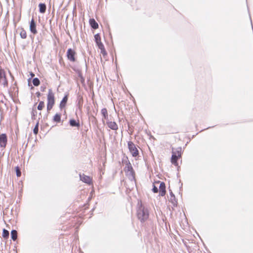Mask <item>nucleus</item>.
Returning <instances> with one entry per match:
<instances>
[{"label":"nucleus","mask_w":253,"mask_h":253,"mask_svg":"<svg viewBox=\"0 0 253 253\" xmlns=\"http://www.w3.org/2000/svg\"><path fill=\"white\" fill-rule=\"evenodd\" d=\"M36 94H37L38 97H39L41 95V93L39 92H37Z\"/></svg>","instance_id":"obj_32"},{"label":"nucleus","mask_w":253,"mask_h":253,"mask_svg":"<svg viewBox=\"0 0 253 253\" xmlns=\"http://www.w3.org/2000/svg\"><path fill=\"white\" fill-rule=\"evenodd\" d=\"M124 170L127 175H129L131 176L132 178H134V172L129 161H126Z\"/></svg>","instance_id":"obj_2"},{"label":"nucleus","mask_w":253,"mask_h":253,"mask_svg":"<svg viewBox=\"0 0 253 253\" xmlns=\"http://www.w3.org/2000/svg\"><path fill=\"white\" fill-rule=\"evenodd\" d=\"M80 180L84 183L88 184H90L92 182L91 179L88 176H86L84 174H80Z\"/></svg>","instance_id":"obj_7"},{"label":"nucleus","mask_w":253,"mask_h":253,"mask_svg":"<svg viewBox=\"0 0 253 253\" xmlns=\"http://www.w3.org/2000/svg\"><path fill=\"white\" fill-rule=\"evenodd\" d=\"M9 231L5 229L3 230L2 236L4 238H7L9 237Z\"/></svg>","instance_id":"obj_23"},{"label":"nucleus","mask_w":253,"mask_h":253,"mask_svg":"<svg viewBox=\"0 0 253 253\" xmlns=\"http://www.w3.org/2000/svg\"><path fill=\"white\" fill-rule=\"evenodd\" d=\"M94 39H95V41L96 44L101 42L100 36L99 34H97L95 35Z\"/></svg>","instance_id":"obj_24"},{"label":"nucleus","mask_w":253,"mask_h":253,"mask_svg":"<svg viewBox=\"0 0 253 253\" xmlns=\"http://www.w3.org/2000/svg\"><path fill=\"white\" fill-rule=\"evenodd\" d=\"M128 147L130 152L131 153L133 157H136L138 155V150L134 144L131 142H128Z\"/></svg>","instance_id":"obj_3"},{"label":"nucleus","mask_w":253,"mask_h":253,"mask_svg":"<svg viewBox=\"0 0 253 253\" xmlns=\"http://www.w3.org/2000/svg\"><path fill=\"white\" fill-rule=\"evenodd\" d=\"M7 143V136L4 133L0 135V146L4 148Z\"/></svg>","instance_id":"obj_6"},{"label":"nucleus","mask_w":253,"mask_h":253,"mask_svg":"<svg viewBox=\"0 0 253 253\" xmlns=\"http://www.w3.org/2000/svg\"><path fill=\"white\" fill-rule=\"evenodd\" d=\"M13 253H16V252H13Z\"/></svg>","instance_id":"obj_36"},{"label":"nucleus","mask_w":253,"mask_h":253,"mask_svg":"<svg viewBox=\"0 0 253 253\" xmlns=\"http://www.w3.org/2000/svg\"><path fill=\"white\" fill-rule=\"evenodd\" d=\"M172 156H171V162L172 164L176 166L177 165V161L178 157H179L176 155V152H174L173 150H172Z\"/></svg>","instance_id":"obj_11"},{"label":"nucleus","mask_w":253,"mask_h":253,"mask_svg":"<svg viewBox=\"0 0 253 253\" xmlns=\"http://www.w3.org/2000/svg\"><path fill=\"white\" fill-rule=\"evenodd\" d=\"M41 88H42V89H41V90H42V91H44V87H43V88H42V87H41Z\"/></svg>","instance_id":"obj_35"},{"label":"nucleus","mask_w":253,"mask_h":253,"mask_svg":"<svg viewBox=\"0 0 253 253\" xmlns=\"http://www.w3.org/2000/svg\"><path fill=\"white\" fill-rule=\"evenodd\" d=\"M30 30L31 33L35 35L37 34V31L36 30V24L33 18L31 21L30 25Z\"/></svg>","instance_id":"obj_8"},{"label":"nucleus","mask_w":253,"mask_h":253,"mask_svg":"<svg viewBox=\"0 0 253 253\" xmlns=\"http://www.w3.org/2000/svg\"><path fill=\"white\" fill-rule=\"evenodd\" d=\"M38 130H39V123H38L34 128V130H33L34 133L35 134H37L38 132Z\"/></svg>","instance_id":"obj_27"},{"label":"nucleus","mask_w":253,"mask_h":253,"mask_svg":"<svg viewBox=\"0 0 253 253\" xmlns=\"http://www.w3.org/2000/svg\"><path fill=\"white\" fill-rule=\"evenodd\" d=\"M174 152H176V155L178 156L181 157V148H178L175 151H174Z\"/></svg>","instance_id":"obj_28"},{"label":"nucleus","mask_w":253,"mask_h":253,"mask_svg":"<svg viewBox=\"0 0 253 253\" xmlns=\"http://www.w3.org/2000/svg\"><path fill=\"white\" fill-rule=\"evenodd\" d=\"M54 94L52 90L49 89L47 94V104L54 105Z\"/></svg>","instance_id":"obj_4"},{"label":"nucleus","mask_w":253,"mask_h":253,"mask_svg":"<svg viewBox=\"0 0 253 253\" xmlns=\"http://www.w3.org/2000/svg\"><path fill=\"white\" fill-rule=\"evenodd\" d=\"M31 75L32 77H33L35 76L34 74L33 73H31Z\"/></svg>","instance_id":"obj_33"},{"label":"nucleus","mask_w":253,"mask_h":253,"mask_svg":"<svg viewBox=\"0 0 253 253\" xmlns=\"http://www.w3.org/2000/svg\"><path fill=\"white\" fill-rule=\"evenodd\" d=\"M107 124L108 126L112 130H116L118 129V125L115 122L107 121Z\"/></svg>","instance_id":"obj_10"},{"label":"nucleus","mask_w":253,"mask_h":253,"mask_svg":"<svg viewBox=\"0 0 253 253\" xmlns=\"http://www.w3.org/2000/svg\"><path fill=\"white\" fill-rule=\"evenodd\" d=\"M11 237L13 241H15L17 238V232L15 230H12L11 232Z\"/></svg>","instance_id":"obj_16"},{"label":"nucleus","mask_w":253,"mask_h":253,"mask_svg":"<svg viewBox=\"0 0 253 253\" xmlns=\"http://www.w3.org/2000/svg\"><path fill=\"white\" fill-rule=\"evenodd\" d=\"M89 24H90L91 27H92V28H93L94 29H96L98 28V23L93 18L89 19Z\"/></svg>","instance_id":"obj_13"},{"label":"nucleus","mask_w":253,"mask_h":253,"mask_svg":"<svg viewBox=\"0 0 253 253\" xmlns=\"http://www.w3.org/2000/svg\"><path fill=\"white\" fill-rule=\"evenodd\" d=\"M20 35L21 38L22 39H26L27 37V33L25 30H24L23 29H20Z\"/></svg>","instance_id":"obj_19"},{"label":"nucleus","mask_w":253,"mask_h":253,"mask_svg":"<svg viewBox=\"0 0 253 253\" xmlns=\"http://www.w3.org/2000/svg\"><path fill=\"white\" fill-rule=\"evenodd\" d=\"M137 215L141 222H144L149 217V211L147 209L141 205L137 210Z\"/></svg>","instance_id":"obj_1"},{"label":"nucleus","mask_w":253,"mask_h":253,"mask_svg":"<svg viewBox=\"0 0 253 253\" xmlns=\"http://www.w3.org/2000/svg\"><path fill=\"white\" fill-rule=\"evenodd\" d=\"M39 11L42 13H44L46 10V5L44 3H41L39 5Z\"/></svg>","instance_id":"obj_15"},{"label":"nucleus","mask_w":253,"mask_h":253,"mask_svg":"<svg viewBox=\"0 0 253 253\" xmlns=\"http://www.w3.org/2000/svg\"><path fill=\"white\" fill-rule=\"evenodd\" d=\"M159 195L164 196L166 194V185L164 182L159 183Z\"/></svg>","instance_id":"obj_9"},{"label":"nucleus","mask_w":253,"mask_h":253,"mask_svg":"<svg viewBox=\"0 0 253 253\" xmlns=\"http://www.w3.org/2000/svg\"><path fill=\"white\" fill-rule=\"evenodd\" d=\"M53 121L56 123H59L61 121V115L56 114L53 117Z\"/></svg>","instance_id":"obj_21"},{"label":"nucleus","mask_w":253,"mask_h":253,"mask_svg":"<svg viewBox=\"0 0 253 253\" xmlns=\"http://www.w3.org/2000/svg\"><path fill=\"white\" fill-rule=\"evenodd\" d=\"M53 105H50V104H47V111L48 112L49 111H50L53 107Z\"/></svg>","instance_id":"obj_30"},{"label":"nucleus","mask_w":253,"mask_h":253,"mask_svg":"<svg viewBox=\"0 0 253 253\" xmlns=\"http://www.w3.org/2000/svg\"><path fill=\"white\" fill-rule=\"evenodd\" d=\"M70 125L72 126H77L79 127L80 126V124L79 123H77L75 120H70Z\"/></svg>","instance_id":"obj_20"},{"label":"nucleus","mask_w":253,"mask_h":253,"mask_svg":"<svg viewBox=\"0 0 253 253\" xmlns=\"http://www.w3.org/2000/svg\"><path fill=\"white\" fill-rule=\"evenodd\" d=\"M2 84H3L4 86L7 85V84H8L7 81L5 77H4L3 82Z\"/></svg>","instance_id":"obj_31"},{"label":"nucleus","mask_w":253,"mask_h":253,"mask_svg":"<svg viewBox=\"0 0 253 253\" xmlns=\"http://www.w3.org/2000/svg\"><path fill=\"white\" fill-rule=\"evenodd\" d=\"M169 201L171 202V203L173 205V206H175L176 204V202L175 201V198L174 195L172 192H170V199Z\"/></svg>","instance_id":"obj_17"},{"label":"nucleus","mask_w":253,"mask_h":253,"mask_svg":"<svg viewBox=\"0 0 253 253\" xmlns=\"http://www.w3.org/2000/svg\"><path fill=\"white\" fill-rule=\"evenodd\" d=\"M40 81L37 78H35L33 80V84L35 86H38L40 84Z\"/></svg>","instance_id":"obj_25"},{"label":"nucleus","mask_w":253,"mask_h":253,"mask_svg":"<svg viewBox=\"0 0 253 253\" xmlns=\"http://www.w3.org/2000/svg\"><path fill=\"white\" fill-rule=\"evenodd\" d=\"M41 88H42V89H41V90H42V91H44V87H43V88H42V87H41Z\"/></svg>","instance_id":"obj_34"},{"label":"nucleus","mask_w":253,"mask_h":253,"mask_svg":"<svg viewBox=\"0 0 253 253\" xmlns=\"http://www.w3.org/2000/svg\"><path fill=\"white\" fill-rule=\"evenodd\" d=\"M97 45L98 48L100 49H101V53L103 54H105L106 53H105V48H104V46L103 44L101 42H99L98 43H97Z\"/></svg>","instance_id":"obj_18"},{"label":"nucleus","mask_w":253,"mask_h":253,"mask_svg":"<svg viewBox=\"0 0 253 253\" xmlns=\"http://www.w3.org/2000/svg\"><path fill=\"white\" fill-rule=\"evenodd\" d=\"M44 106V103L43 101H40L38 106V109L39 110H42Z\"/></svg>","instance_id":"obj_26"},{"label":"nucleus","mask_w":253,"mask_h":253,"mask_svg":"<svg viewBox=\"0 0 253 253\" xmlns=\"http://www.w3.org/2000/svg\"><path fill=\"white\" fill-rule=\"evenodd\" d=\"M75 54L76 53L74 50L71 48L68 49L67 52V56L68 59L72 62H74L75 61Z\"/></svg>","instance_id":"obj_5"},{"label":"nucleus","mask_w":253,"mask_h":253,"mask_svg":"<svg viewBox=\"0 0 253 253\" xmlns=\"http://www.w3.org/2000/svg\"><path fill=\"white\" fill-rule=\"evenodd\" d=\"M16 175L18 177H19L21 176V171H20V169L18 167H17L16 168Z\"/></svg>","instance_id":"obj_29"},{"label":"nucleus","mask_w":253,"mask_h":253,"mask_svg":"<svg viewBox=\"0 0 253 253\" xmlns=\"http://www.w3.org/2000/svg\"><path fill=\"white\" fill-rule=\"evenodd\" d=\"M68 94L65 95L60 103V108L61 109L65 107L68 100Z\"/></svg>","instance_id":"obj_12"},{"label":"nucleus","mask_w":253,"mask_h":253,"mask_svg":"<svg viewBox=\"0 0 253 253\" xmlns=\"http://www.w3.org/2000/svg\"><path fill=\"white\" fill-rule=\"evenodd\" d=\"M160 183V181H158L155 182V183L153 185L152 191L154 193H157L158 192V189L156 184H159Z\"/></svg>","instance_id":"obj_22"},{"label":"nucleus","mask_w":253,"mask_h":253,"mask_svg":"<svg viewBox=\"0 0 253 253\" xmlns=\"http://www.w3.org/2000/svg\"><path fill=\"white\" fill-rule=\"evenodd\" d=\"M101 113L103 116V119L108 120V114L106 108H103L101 111Z\"/></svg>","instance_id":"obj_14"}]
</instances>
